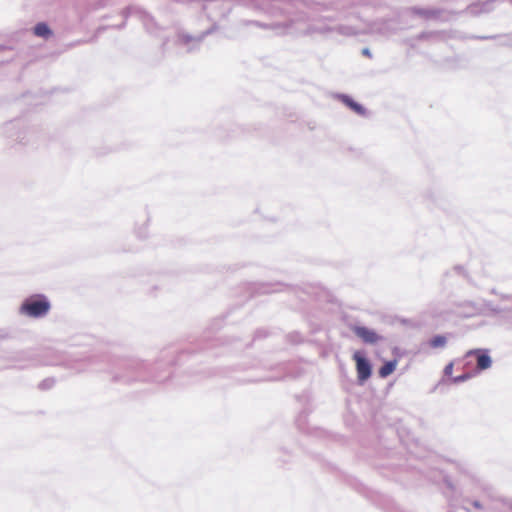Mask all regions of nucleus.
<instances>
[{
    "label": "nucleus",
    "instance_id": "5",
    "mask_svg": "<svg viewBox=\"0 0 512 512\" xmlns=\"http://www.w3.org/2000/svg\"><path fill=\"white\" fill-rule=\"evenodd\" d=\"M397 362L395 360L386 362L380 369L379 375L382 378L389 376L396 368Z\"/></svg>",
    "mask_w": 512,
    "mask_h": 512
},
{
    "label": "nucleus",
    "instance_id": "4",
    "mask_svg": "<svg viewBox=\"0 0 512 512\" xmlns=\"http://www.w3.org/2000/svg\"><path fill=\"white\" fill-rule=\"evenodd\" d=\"M473 354L477 355V368L478 369L486 370L491 367L492 360H491V357L486 352H482L479 349H475V350L468 351L466 356H470Z\"/></svg>",
    "mask_w": 512,
    "mask_h": 512
},
{
    "label": "nucleus",
    "instance_id": "2",
    "mask_svg": "<svg viewBox=\"0 0 512 512\" xmlns=\"http://www.w3.org/2000/svg\"><path fill=\"white\" fill-rule=\"evenodd\" d=\"M353 358L356 361L359 380L362 382L367 380L371 375L370 363L359 352L354 353Z\"/></svg>",
    "mask_w": 512,
    "mask_h": 512
},
{
    "label": "nucleus",
    "instance_id": "12",
    "mask_svg": "<svg viewBox=\"0 0 512 512\" xmlns=\"http://www.w3.org/2000/svg\"><path fill=\"white\" fill-rule=\"evenodd\" d=\"M181 40L184 42V43H189L190 41L194 40L192 37H190L189 35H181Z\"/></svg>",
    "mask_w": 512,
    "mask_h": 512
},
{
    "label": "nucleus",
    "instance_id": "1",
    "mask_svg": "<svg viewBox=\"0 0 512 512\" xmlns=\"http://www.w3.org/2000/svg\"><path fill=\"white\" fill-rule=\"evenodd\" d=\"M51 308L50 302L44 295L27 298L20 307V313L32 318L45 316Z\"/></svg>",
    "mask_w": 512,
    "mask_h": 512
},
{
    "label": "nucleus",
    "instance_id": "10",
    "mask_svg": "<svg viewBox=\"0 0 512 512\" xmlns=\"http://www.w3.org/2000/svg\"><path fill=\"white\" fill-rule=\"evenodd\" d=\"M470 377H471V376H470V374H468V373H467V374H463V375H460V376L454 377V378L452 379V381H453L454 383H461V382H464V381H466V380L470 379Z\"/></svg>",
    "mask_w": 512,
    "mask_h": 512
},
{
    "label": "nucleus",
    "instance_id": "9",
    "mask_svg": "<svg viewBox=\"0 0 512 512\" xmlns=\"http://www.w3.org/2000/svg\"><path fill=\"white\" fill-rule=\"evenodd\" d=\"M446 344V338L444 336L438 335L431 339L430 345L433 348L444 347Z\"/></svg>",
    "mask_w": 512,
    "mask_h": 512
},
{
    "label": "nucleus",
    "instance_id": "14",
    "mask_svg": "<svg viewBox=\"0 0 512 512\" xmlns=\"http://www.w3.org/2000/svg\"><path fill=\"white\" fill-rule=\"evenodd\" d=\"M338 32H339V33H343V34H347V32L342 31V28H341V27H339V28H338Z\"/></svg>",
    "mask_w": 512,
    "mask_h": 512
},
{
    "label": "nucleus",
    "instance_id": "3",
    "mask_svg": "<svg viewBox=\"0 0 512 512\" xmlns=\"http://www.w3.org/2000/svg\"><path fill=\"white\" fill-rule=\"evenodd\" d=\"M353 331L365 343L374 344L381 340V336H379L374 330L367 327L355 326Z\"/></svg>",
    "mask_w": 512,
    "mask_h": 512
},
{
    "label": "nucleus",
    "instance_id": "7",
    "mask_svg": "<svg viewBox=\"0 0 512 512\" xmlns=\"http://www.w3.org/2000/svg\"><path fill=\"white\" fill-rule=\"evenodd\" d=\"M35 35L39 37H48L51 34V30L45 23H38L34 28Z\"/></svg>",
    "mask_w": 512,
    "mask_h": 512
},
{
    "label": "nucleus",
    "instance_id": "6",
    "mask_svg": "<svg viewBox=\"0 0 512 512\" xmlns=\"http://www.w3.org/2000/svg\"><path fill=\"white\" fill-rule=\"evenodd\" d=\"M341 99L347 106H349L357 114L364 113V108L360 104L354 102L350 97L343 95L341 96Z\"/></svg>",
    "mask_w": 512,
    "mask_h": 512
},
{
    "label": "nucleus",
    "instance_id": "8",
    "mask_svg": "<svg viewBox=\"0 0 512 512\" xmlns=\"http://www.w3.org/2000/svg\"><path fill=\"white\" fill-rule=\"evenodd\" d=\"M331 31H332L331 28H328L325 26H320V25H313L308 29L307 33L308 34H313V33L327 34Z\"/></svg>",
    "mask_w": 512,
    "mask_h": 512
},
{
    "label": "nucleus",
    "instance_id": "13",
    "mask_svg": "<svg viewBox=\"0 0 512 512\" xmlns=\"http://www.w3.org/2000/svg\"><path fill=\"white\" fill-rule=\"evenodd\" d=\"M362 52H363L364 55H370V52H369L368 48L363 49Z\"/></svg>",
    "mask_w": 512,
    "mask_h": 512
},
{
    "label": "nucleus",
    "instance_id": "11",
    "mask_svg": "<svg viewBox=\"0 0 512 512\" xmlns=\"http://www.w3.org/2000/svg\"><path fill=\"white\" fill-rule=\"evenodd\" d=\"M452 371H453V364L450 363L448 364L445 369H444V373L445 375H451L452 374Z\"/></svg>",
    "mask_w": 512,
    "mask_h": 512
}]
</instances>
